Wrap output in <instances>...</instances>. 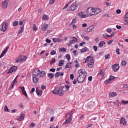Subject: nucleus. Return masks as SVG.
Wrapping results in <instances>:
<instances>
[{"instance_id": "obj_1", "label": "nucleus", "mask_w": 128, "mask_h": 128, "mask_svg": "<svg viewBox=\"0 0 128 128\" xmlns=\"http://www.w3.org/2000/svg\"><path fill=\"white\" fill-rule=\"evenodd\" d=\"M52 94H58L60 96H64V90L62 88H56L54 90L52 91Z\"/></svg>"}, {"instance_id": "obj_2", "label": "nucleus", "mask_w": 128, "mask_h": 128, "mask_svg": "<svg viewBox=\"0 0 128 128\" xmlns=\"http://www.w3.org/2000/svg\"><path fill=\"white\" fill-rule=\"evenodd\" d=\"M86 12L88 16H94V8H88L86 10Z\"/></svg>"}, {"instance_id": "obj_3", "label": "nucleus", "mask_w": 128, "mask_h": 128, "mask_svg": "<svg viewBox=\"0 0 128 128\" xmlns=\"http://www.w3.org/2000/svg\"><path fill=\"white\" fill-rule=\"evenodd\" d=\"M26 56H20L16 60V62H26Z\"/></svg>"}, {"instance_id": "obj_4", "label": "nucleus", "mask_w": 128, "mask_h": 128, "mask_svg": "<svg viewBox=\"0 0 128 128\" xmlns=\"http://www.w3.org/2000/svg\"><path fill=\"white\" fill-rule=\"evenodd\" d=\"M78 72L79 74V76H84L85 78H86V76H87V74L86 72V70L84 69H81L80 70L78 71Z\"/></svg>"}, {"instance_id": "obj_5", "label": "nucleus", "mask_w": 128, "mask_h": 128, "mask_svg": "<svg viewBox=\"0 0 128 128\" xmlns=\"http://www.w3.org/2000/svg\"><path fill=\"white\" fill-rule=\"evenodd\" d=\"M112 68L114 72H118V70H120V65L118 64H116L112 65Z\"/></svg>"}, {"instance_id": "obj_6", "label": "nucleus", "mask_w": 128, "mask_h": 128, "mask_svg": "<svg viewBox=\"0 0 128 128\" xmlns=\"http://www.w3.org/2000/svg\"><path fill=\"white\" fill-rule=\"evenodd\" d=\"M86 80V77L79 76L78 78V82L79 84H82L84 80Z\"/></svg>"}, {"instance_id": "obj_7", "label": "nucleus", "mask_w": 128, "mask_h": 128, "mask_svg": "<svg viewBox=\"0 0 128 128\" xmlns=\"http://www.w3.org/2000/svg\"><path fill=\"white\" fill-rule=\"evenodd\" d=\"M6 24H8L6 22H4L1 28H0V30L1 32H6L8 30V25H6Z\"/></svg>"}, {"instance_id": "obj_8", "label": "nucleus", "mask_w": 128, "mask_h": 128, "mask_svg": "<svg viewBox=\"0 0 128 128\" xmlns=\"http://www.w3.org/2000/svg\"><path fill=\"white\" fill-rule=\"evenodd\" d=\"M114 78H116V77H114V76H110V78H108V80H106L104 82L105 84H110V82H112V80H114Z\"/></svg>"}, {"instance_id": "obj_9", "label": "nucleus", "mask_w": 128, "mask_h": 128, "mask_svg": "<svg viewBox=\"0 0 128 128\" xmlns=\"http://www.w3.org/2000/svg\"><path fill=\"white\" fill-rule=\"evenodd\" d=\"M40 70L38 68H36L33 70V76H38L40 74Z\"/></svg>"}, {"instance_id": "obj_10", "label": "nucleus", "mask_w": 128, "mask_h": 128, "mask_svg": "<svg viewBox=\"0 0 128 128\" xmlns=\"http://www.w3.org/2000/svg\"><path fill=\"white\" fill-rule=\"evenodd\" d=\"M16 70H18V67H16V66H12L9 70L7 74H12V72H16Z\"/></svg>"}, {"instance_id": "obj_11", "label": "nucleus", "mask_w": 128, "mask_h": 128, "mask_svg": "<svg viewBox=\"0 0 128 128\" xmlns=\"http://www.w3.org/2000/svg\"><path fill=\"white\" fill-rule=\"evenodd\" d=\"M2 8H8V0H5L4 2H2Z\"/></svg>"}, {"instance_id": "obj_12", "label": "nucleus", "mask_w": 128, "mask_h": 128, "mask_svg": "<svg viewBox=\"0 0 128 128\" xmlns=\"http://www.w3.org/2000/svg\"><path fill=\"white\" fill-rule=\"evenodd\" d=\"M70 10H72L74 12V10H76V3L74 2L73 3L71 6H70Z\"/></svg>"}, {"instance_id": "obj_13", "label": "nucleus", "mask_w": 128, "mask_h": 128, "mask_svg": "<svg viewBox=\"0 0 128 128\" xmlns=\"http://www.w3.org/2000/svg\"><path fill=\"white\" fill-rule=\"evenodd\" d=\"M36 92L38 96H42V90H39L38 87L36 88Z\"/></svg>"}, {"instance_id": "obj_14", "label": "nucleus", "mask_w": 128, "mask_h": 128, "mask_svg": "<svg viewBox=\"0 0 128 128\" xmlns=\"http://www.w3.org/2000/svg\"><path fill=\"white\" fill-rule=\"evenodd\" d=\"M94 16H96V14H100V12H102V10H100V8H94Z\"/></svg>"}, {"instance_id": "obj_15", "label": "nucleus", "mask_w": 128, "mask_h": 128, "mask_svg": "<svg viewBox=\"0 0 128 128\" xmlns=\"http://www.w3.org/2000/svg\"><path fill=\"white\" fill-rule=\"evenodd\" d=\"M48 24H44V25L42 26L41 28L42 29V30L46 31L48 30Z\"/></svg>"}, {"instance_id": "obj_16", "label": "nucleus", "mask_w": 128, "mask_h": 128, "mask_svg": "<svg viewBox=\"0 0 128 128\" xmlns=\"http://www.w3.org/2000/svg\"><path fill=\"white\" fill-rule=\"evenodd\" d=\"M90 60H94V58H92V56H88L86 60L85 64H86L88 62H90Z\"/></svg>"}, {"instance_id": "obj_17", "label": "nucleus", "mask_w": 128, "mask_h": 128, "mask_svg": "<svg viewBox=\"0 0 128 128\" xmlns=\"http://www.w3.org/2000/svg\"><path fill=\"white\" fill-rule=\"evenodd\" d=\"M92 30H94V26H91L86 30V32H90Z\"/></svg>"}, {"instance_id": "obj_18", "label": "nucleus", "mask_w": 128, "mask_h": 128, "mask_svg": "<svg viewBox=\"0 0 128 128\" xmlns=\"http://www.w3.org/2000/svg\"><path fill=\"white\" fill-rule=\"evenodd\" d=\"M118 94L116 92H112L109 94V97L110 98H114V96H116Z\"/></svg>"}, {"instance_id": "obj_19", "label": "nucleus", "mask_w": 128, "mask_h": 128, "mask_svg": "<svg viewBox=\"0 0 128 128\" xmlns=\"http://www.w3.org/2000/svg\"><path fill=\"white\" fill-rule=\"evenodd\" d=\"M88 68H92L94 66V60L92 59L90 60V62L88 64Z\"/></svg>"}, {"instance_id": "obj_20", "label": "nucleus", "mask_w": 128, "mask_h": 128, "mask_svg": "<svg viewBox=\"0 0 128 128\" xmlns=\"http://www.w3.org/2000/svg\"><path fill=\"white\" fill-rule=\"evenodd\" d=\"M40 78H44V76H46V72H44V70L40 71Z\"/></svg>"}, {"instance_id": "obj_21", "label": "nucleus", "mask_w": 128, "mask_h": 128, "mask_svg": "<svg viewBox=\"0 0 128 128\" xmlns=\"http://www.w3.org/2000/svg\"><path fill=\"white\" fill-rule=\"evenodd\" d=\"M24 118V115L22 113L20 117H18L17 120L22 121L23 120Z\"/></svg>"}, {"instance_id": "obj_22", "label": "nucleus", "mask_w": 128, "mask_h": 128, "mask_svg": "<svg viewBox=\"0 0 128 128\" xmlns=\"http://www.w3.org/2000/svg\"><path fill=\"white\" fill-rule=\"evenodd\" d=\"M88 50H90L88 48L86 47H84V48H82L80 50V52H88Z\"/></svg>"}, {"instance_id": "obj_23", "label": "nucleus", "mask_w": 128, "mask_h": 128, "mask_svg": "<svg viewBox=\"0 0 128 128\" xmlns=\"http://www.w3.org/2000/svg\"><path fill=\"white\" fill-rule=\"evenodd\" d=\"M48 76L50 78V80H52V78H54V74L52 73H49L48 74Z\"/></svg>"}, {"instance_id": "obj_24", "label": "nucleus", "mask_w": 128, "mask_h": 128, "mask_svg": "<svg viewBox=\"0 0 128 128\" xmlns=\"http://www.w3.org/2000/svg\"><path fill=\"white\" fill-rule=\"evenodd\" d=\"M68 114H70L68 120H72V114H74V112L72 110L70 112H68Z\"/></svg>"}, {"instance_id": "obj_25", "label": "nucleus", "mask_w": 128, "mask_h": 128, "mask_svg": "<svg viewBox=\"0 0 128 128\" xmlns=\"http://www.w3.org/2000/svg\"><path fill=\"white\" fill-rule=\"evenodd\" d=\"M64 64V60H60L58 63L59 66H62Z\"/></svg>"}, {"instance_id": "obj_26", "label": "nucleus", "mask_w": 128, "mask_h": 128, "mask_svg": "<svg viewBox=\"0 0 128 128\" xmlns=\"http://www.w3.org/2000/svg\"><path fill=\"white\" fill-rule=\"evenodd\" d=\"M104 44H106V42L104 41H101L98 44V48H102L104 46Z\"/></svg>"}, {"instance_id": "obj_27", "label": "nucleus", "mask_w": 128, "mask_h": 128, "mask_svg": "<svg viewBox=\"0 0 128 128\" xmlns=\"http://www.w3.org/2000/svg\"><path fill=\"white\" fill-rule=\"evenodd\" d=\"M52 40L54 42H60V38H52Z\"/></svg>"}, {"instance_id": "obj_28", "label": "nucleus", "mask_w": 128, "mask_h": 128, "mask_svg": "<svg viewBox=\"0 0 128 128\" xmlns=\"http://www.w3.org/2000/svg\"><path fill=\"white\" fill-rule=\"evenodd\" d=\"M32 80L36 84L38 82V78H36V76H33Z\"/></svg>"}, {"instance_id": "obj_29", "label": "nucleus", "mask_w": 128, "mask_h": 128, "mask_svg": "<svg viewBox=\"0 0 128 128\" xmlns=\"http://www.w3.org/2000/svg\"><path fill=\"white\" fill-rule=\"evenodd\" d=\"M24 26L20 27L19 31L18 32V34H22V32H24Z\"/></svg>"}, {"instance_id": "obj_30", "label": "nucleus", "mask_w": 128, "mask_h": 128, "mask_svg": "<svg viewBox=\"0 0 128 128\" xmlns=\"http://www.w3.org/2000/svg\"><path fill=\"white\" fill-rule=\"evenodd\" d=\"M120 124H126V121L124 118H122L120 120Z\"/></svg>"}, {"instance_id": "obj_31", "label": "nucleus", "mask_w": 128, "mask_h": 128, "mask_svg": "<svg viewBox=\"0 0 128 128\" xmlns=\"http://www.w3.org/2000/svg\"><path fill=\"white\" fill-rule=\"evenodd\" d=\"M72 120L70 119H67L66 120V121L63 123V124L66 126V124H70Z\"/></svg>"}, {"instance_id": "obj_32", "label": "nucleus", "mask_w": 128, "mask_h": 128, "mask_svg": "<svg viewBox=\"0 0 128 128\" xmlns=\"http://www.w3.org/2000/svg\"><path fill=\"white\" fill-rule=\"evenodd\" d=\"M16 82H12L11 84L10 85V88L12 90V88H14V84H16Z\"/></svg>"}, {"instance_id": "obj_33", "label": "nucleus", "mask_w": 128, "mask_h": 128, "mask_svg": "<svg viewBox=\"0 0 128 128\" xmlns=\"http://www.w3.org/2000/svg\"><path fill=\"white\" fill-rule=\"evenodd\" d=\"M4 112H10V109H8V106H6L4 108Z\"/></svg>"}, {"instance_id": "obj_34", "label": "nucleus", "mask_w": 128, "mask_h": 128, "mask_svg": "<svg viewBox=\"0 0 128 128\" xmlns=\"http://www.w3.org/2000/svg\"><path fill=\"white\" fill-rule=\"evenodd\" d=\"M66 58L68 60V62H70V54H66Z\"/></svg>"}, {"instance_id": "obj_35", "label": "nucleus", "mask_w": 128, "mask_h": 128, "mask_svg": "<svg viewBox=\"0 0 128 128\" xmlns=\"http://www.w3.org/2000/svg\"><path fill=\"white\" fill-rule=\"evenodd\" d=\"M115 106H120V101L117 100L116 102H113Z\"/></svg>"}, {"instance_id": "obj_36", "label": "nucleus", "mask_w": 128, "mask_h": 128, "mask_svg": "<svg viewBox=\"0 0 128 128\" xmlns=\"http://www.w3.org/2000/svg\"><path fill=\"white\" fill-rule=\"evenodd\" d=\"M18 24V22L16 20H15L12 24L13 26H17Z\"/></svg>"}, {"instance_id": "obj_37", "label": "nucleus", "mask_w": 128, "mask_h": 128, "mask_svg": "<svg viewBox=\"0 0 128 128\" xmlns=\"http://www.w3.org/2000/svg\"><path fill=\"white\" fill-rule=\"evenodd\" d=\"M76 22V17H75L72 20V22L70 24V26H72V24H74Z\"/></svg>"}, {"instance_id": "obj_38", "label": "nucleus", "mask_w": 128, "mask_h": 128, "mask_svg": "<svg viewBox=\"0 0 128 128\" xmlns=\"http://www.w3.org/2000/svg\"><path fill=\"white\" fill-rule=\"evenodd\" d=\"M72 40L73 42H78V38H76L74 36H72Z\"/></svg>"}, {"instance_id": "obj_39", "label": "nucleus", "mask_w": 128, "mask_h": 128, "mask_svg": "<svg viewBox=\"0 0 128 128\" xmlns=\"http://www.w3.org/2000/svg\"><path fill=\"white\" fill-rule=\"evenodd\" d=\"M74 41H72V40H70L69 44H68V46H72V44H74Z\"/></svg>"}, {"instance_id": "obj_40", "label": "nucleus", "mask_w": 128, "mask_h": 128, "mask_svg": "<svg viewBox=\"0 0 128 128\" xmlns=\"http://www.w3.org/2000/svg\"><path fill=\"white\" fill-rule=\"evenodd\" d=\"M56 54V50H52L51 52H50V54L52 56H54V54Z\"/></svg>"}, {"instance_id": "obj_41", "label": "nucleus", "mask_w": 128, "mask_h": 128, "mask_svg": "<svg viewBox=\"0 0 128 128\" xmlns=\"http://www.w3.org/2000/svg\"><path fill=\"white\" fill-rule=\"evenodd\" d=\"M99 74H100L102 76H104V72L102 70H100Z\"/></svg>"}, {"instance_id": "obj_42", "label": "nucleus", "mask_w": 128, "mask_h": 128, "mask_svg": "<svg viewBox=\"0 0 128 128\" xmlns=\"http://www.w3.org/2000/svg\"><path fill=\"white\" fill-rule=\"evenodd\" d=\"M60 72H56L54 74L55 78H58V76H60Z\"/></svg>"}, {"instance_id": "obj_43", "label": "nucleus", "mask_w": 128, "mask_h": 128, "mask_svg": "<svg viewBox=\"0 0 128 128\" xmlns=\"http://www.w3.org/2000/svg\"><path fill=\"white\" fill-rule=\"evenodd\" d=\"M103 38H112V36H110L108 35V34H104Z\"/></svg>"}, {"instance_id": "obj_44", "label": "nucleus", "mask_w": 128, "mask_h": 128, "mask_svg": "<svg viewBox=\"0 0 128 128\" xmlns=\"http://www.w3.org/2000/svg\"><path fill=\"white\" fill-rule=\"evenodd\" d=\"M88 16L86 14H82L81 17V18H88Z\"/></svg>"}, {"instance_id": "obj_45", "label": "nucleus", "mask_w": 128, "mask_h": 128, "mask_svg": "<svg viewBox=\"0 0 128 128\" xmlns=\"http://www.w3.org/2000/svg\"><path fill=\"white\" fill-rule=\"evenodd\" d=\"M59 50L60 52H66V48H60Z\"/></svg>"}, {"instance_id": "obj_46", "label": "nucleus", "mask_w": 128, "mask_h": 128, "mask_svg": "<svg viewBox=\"0 0 128 128\" xmlns=\"http://www.w3.org/2000/svg\"><path fill=\"white\" fill-rule=\"evenodd\" d=\"M54 62H56V58H52V60L50 61L51 64H54Z\"/></svg>"}, {"instance_id": "obj_47", "label": "nucleus", "mask_w": 128, "mask_h": 128, "mask_svg": "<svg viewBox=\"0 0 128 128\" xmlns=\"http://www.w3.org/2000/svg\"><path fill=\"white\" fill-rule=\"evenodd\" d=\"M72 68V66L70 65H69L67 63L65 66V68Z\"/></svg>"}, {"instance_id": "obj_48", "label": "nucleus", "mask_w": 128, "mask_h": 128, "mask_svg": "<svg viewBox=\"0 0 128 128\" xmlns=\"http://www.w3.org/2000/svg\"><path fill=\"white\" fill-rule=\"evenodd\" d=\"M34 26L32 27V30H36V31L38 30V28H37L36 26V24H34Z\"/></svg>"}, {"instance_id": "obj_49", "label": "nucleus", "mask_w": 128, "mask_h": 128, "mask_svg": "<svg viewBox=\"0 0 128 128\" xmlns=\"http://www.w3.org/2000/svg\"><path fill=\"white\" fill-rule=\"evenodd\" d=\"M34 126H36V124L34 123H32L30 126V128H34Z\"/></svg>"}, {"instance_id": "obj_50", "label": "nucleus", "mask_w": 128, "mask_h": 128, "mask_svg": "<svg viewBox=\"0 0 128 128\" xmlns=\"http://www.w3.org/2000/svg\"><path fill=\"white\" fill-rule=\"evenodd\" d=\"M83 14H84V12H80L78 13V16L82 18V16Z\"/></svg>"}, {"instance_id": "obj_51", "label": "nucleus", "mask_w": 128, "mask_h": 128, "mask_svg": "<svg viewBox=\"0 0 128 128\" xmlns=\"http://www.w3.org/2000/svg\"><path fill=\"white\" fill-rule=\"evenodd\" d=\"M5 54L6 53L3 51L0 56V58H2V56H4Z\"/></svg>"}, {"instance_id": "obj_52", "label": "nucleus", "mask_w": 128, "mask_h": 128, "mask_svg": "<svg viewBox=\"0 0 128 128\" xmlns=\"http://www.w3.org/2000/svg\"><path fill=\"white\" fill-rule=\"evenodd\" d=\"M65 88H66V92H67V90H70V86L68 85H66Z\"/></svg>"}, {"instance_id": "obj_53", "label": "nucleus", "mask_w": 128, "mask_h": 128, "mask_svg": "<svg viewBox=\"0 0 128 128\" xmlns=\"http://www.w3.org/2000/svg\"><path fill=\"white\" fill-rule=\"evenodd\" d=\"M18 88L20 90H22V92H24L26 90H24V87H19Z\"/></svg>"}, {"instance_id": "obj_54", "label": "nucleus", "mask_w": 128, "mask_h": 128, "mask_svg": "<svg viewBox=\"0 0 128 128\" xmlns=\"http://www.w3.org/2000/svg\"><path fill=\"white\" fill-rule=\"evenodd\" d=\"M93 48H94V52H97L98 51V46H93Z\"/></svg>"}, {"instance_id": "obj_55", "label": "nucleus", "mask_w": 128, "mask_h": 128, "mask_svg": "<svg viewBox=\"0 0 128 128\" xmlns=\"http://www.w3.org/2000/svg\"><path fill=\"white\" fill-rule=\"evenodd\" d=\"M50 71L52 72H56V68H50Z\"/></svg>"}, {"instance_id": "obj_56", "label": "nucleus", "mask_w": 128, "mask_h": 128, "mask_svg": "<svg viewBox=\"0 0 128 128\" xmlns=\"http://www.w3.org/2000/svg\"><path fill=\"white\" fill-rule=\"evenodd\" d=\"M22 93L25 96L28 98V94H26V90L22 92Z\"/></svg>"}, {"instance_id": "obj_57", "label": "nucleus", "mask_w": 128, "mask_h": 128, "mask_svg": "<svg viewBox=\"0 0 128 128\" xmlns=\"http://www.w3.org/2000/svg\"><path fill=\"white\" fill-rule=\"evenodd\" d=\"M34 90H36V89L34 88H32L31 90L30 91V94H32V92H34Z\"/></svg>"}, {"instance_id": "obj_58", "label": "nucleus", "mask_w": 128, "mask_h": 128, "mask_svg": "<svg viewBox=\"0 0 128 128\" xmlns=\"http://www.w3.org/2000/svg\"><path fill=\"white\" fill-rule=\"evenodd\" d=\"M122 104H128V101H124V100H122Z\"/></svg>"}, {"instance_id": "obj_59", "label": "nucleus", "mask_w": 128, "mask_h": 128, "mask_svg": "<svg viewBox=\"0 0 128 128\" xmlns=\"http://www.w3.org/2000/svg\"><path fill=\"white\" fill-rule=\"evenodd\" d=\"M88 80H89V82H92V76H90L88 78Z\"/></svg>"}, {"instance_id": "obj_60", "label": "nucleus", "mask_w": 128, "mask_h": 128, "mask_svg": "<svg viewBox=\"0 0 128 128\" xmlns=\"http://www.w3.org/2000/svg\"><path fill=\"white\" fill-rule=\"evenodd\" d=\"M54 1H53L52 0H50L49 2L50 4H54Z\"/></svg>"}, {"instance_id": "obj_61", "label": "nucleus", "mask_w": 128, "mask_h": 128, "mask_svg": "<svg viewBox=\"0 0 128 128\" xmlns=\"http://www.w3.org/2000/svg\"><path fill=\"white\" fill-rule=\"evenodd\" d=\"M110 56V54H108L107 55L105 56V58L106 60H108Z\"/></svg>"}, {"instance_id": "obj_62", "label": "nucleus", "mask_w": 128, "mask_h": 128, "mask_svg": "<svg viewBox=\"0 0 128 128\" xmlns=\"http://www.w3.org/2000/svg\"><path fill=\"white\" fill-rule=\"evenodd\" d=\"M74 74H70V80H74Z\"/></svg>"}, {"instance_id": "obj_63", "label": "nucleus", "mask_w": 128, "mask_h": 128, "mask_svg": "<svg viewBox=\"0 0 128 128\" xmlns=\"http://www.w3.org/2000/svg\"><path fill=\"white\" fill-rule=\"evenodd\" d=\"M84 44H86V42H82L80 44V46H82Z\"/></svg>"}, {"instance_id": "obj_64", "label": "nucleus", "mask_w": 128, "mask_h": 128, "mask_svg": "<svg viewBox=\"0 0 128 128\" xmlns=\"http://www.w3.org/2000/svg\"><path fill=\"white\" fill-rule=\"evenodd\" d=\"M43 20H48V16L46 15H44L43 16Z\"/></svg>"}]
</instances>
